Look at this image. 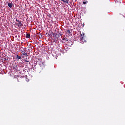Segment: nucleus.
<instances>
[{
    "label": "nucleus",
    "instance_id": "obj_2",
    "mask_svg": "<svg viewBox=\"0 0 125 125\" xmlns=\"http://www.w3.org/2000/svg\"><path fill=\"white\" fill-rule=\"evenodd\" d=\"M21 51V53H22V55H24L25 56H27L28 54H27V53L25 52L24 51V49H21L20 50Z\"/></svg>",
    "mask_w": 125,
    "mask_h": 125
},
{
    "label": "nucleus",
    "instance_id": "obj_1",
    "mask_svg": "<svg viewBox=\"0 0 125 125\" xmlns=\"http://www.w3.org/2000/svg\"><path fill=\"white\" fill-rule=\"evenodd\" d=\"M83 35L82 36L81 39H80V42L81 43L83 44L84 42H86V40L85 38V36H84V33H83Z\"/></svg>",
    "mask_w": 125,
    "mask_h": 125
},
{
    "label": "nucleus",
    "instance_id": "obj_8",
    "mask_svg": "<svg viewBox=\"0 0 125 125\" xmlns=\"http://www.w3.org/2000/svg\"><path fill=\"white\" fill-rule=\"evenodd\" d=\"M16 58L17 59H21V56H19L18 55H17Z\"/></svg>",
    "mask_w": 125,
    "mask_h": 125
},
{
    "label": "nucleus",
    "instance_id": "obj_6",
    "mask_svg": "<svg viewBox=\"0 0 125 125\" xmlns=\"http://www.w3.org/2000/svg\"><path fill=\"white\" fill-rule=\"evenodd\" d=\"M30 37H31V34H29V33H28V34H27L26 35V38L27 39L30 38Z\"/></svg>",
    "mask_w": 125,
    "mask_h": 125
},
{
    "label": "nucleus",
    "instance_id": "obj_13",
    "mask_svg": "<svg viewBox=\"0 0 125 125\" xmlns=\"http://www.w3.org/2000/svg\"><path fill=\"white\" fill-rule=\"evenodd\" d=\"M39 64L40 65H41V64H42V62H39Z\"/></svg>",
    "mask_w": 125,
    "mask_h": 125
},
{
    "label": "nucleus",
    "instance_id": "obj_14",
    "mask_svg": "<svg viewBox=\"0 0 125 125\" xmlns=\"http://www.w3.org/2000/svg\"><path fill=\"white\" fill-rule=\"evenodd\" d=\"M62 40H65V38H62Z\"/></svg>",
    "mask_w": 125,
    "mask_h": 125
},
{
    "label": "nucleus",
    "instance_id": "obj_4",
    "mask_svg": "<svg viewBox=\"0 0 125 125\" xmlns=\"http://www.w3.org/2000/svg\"><path fill=\"white\" fill-rule=\"evenodd\" d=\"M13 70H14L15 72H17V71H19V70H18V67H17V66H13Z\"/></svg>",
    "mask_w": 125,
    "mask_h": 125
},
{
    "label": "nucleus",
    "instance_id": "obj_15",
    "mask_svg": "<svg viewBox=\"0 0 125 125\" xmlns=\"http://www.w3.org/2000/svg\"><path fill=\"white\" fill-rule=\"evenodd\" d=\"M40 36H41V37H42V35H41Z\"/></svg>",
    "mask_w": 125,
    "mask_h": 125
},
{
    "label": "nucleus",
    "instance_id": "obj_5",
    "mask_svg": "<svg viewBox=\"0 0 125 125\" xmlns=\"http://www.w3.org/2000/svg\"><path fill=\"white\" fill-rule=\"evenodd\" d=\"M8 6H9V7L11 8L12 7V6H13V4H12V3H9L8 4Z\"/></svg>",
    "mask_w": 125,
    "mask_h": 125
},
{
    "label": "nucleus",
    "instance_id": "obj_10",
    "mask_svg": "<svg viewBox=\"0 0 125 125\" xmlns=\"http://www.w3.org/2000/svg\"><path fill=\"white\" fill-rule=\"evenodd\" d=\"M87 2H88L87 1H86V2H83V4H87Z\"/></svg>",
    "mask_w": 125,
    "mask_h": 125
},
{
    "label": "nucleus",
    "instance_id": "obj_9",
    "mask_svg": "<svg viewBox=\"0 0 125 125\" xmlns=\"http://www.w3.org/2000/svg\"><path fill=\"white\" fill-rule=\"evenodd\" d=\"M67 33H68V34H71V30H67Z\"/></svg>",
    "mask_w": 125,
    "mask_h": 125
},
{
    "label": "nucleus",
    "instance_id": "obj_7",
    "mask_svg": "<svg viewBox=\"0 0 125 125\" xmlns=\"http://www.w3.org/2000/svg\"><path fill=\"white\" fill-rule=\"evenodd\" d=\"M61 1H63V2L67 3V4L69 3V1L68 0H66L65 1V0H61Z\"/></svg>",
    "mask_w": 125,
    "mask_h": 125
},
{
    "label": "nucleus",
    "instance_id": "obj_3",
    "mask_svg": "<svg viewBox=\"0 0 125 125\" xmlns=\"http://www.w3.org/2000/svg\"><path fill=\"white\" fill-rule=\"evenodd\" d=\"M16 22H18V23H17V25L19 28H20L21 27V21H19V20L16 19Z\"/></svg>",
    "mask_w": 125,
    "mask_h": 125
},
{
    "label": "nucleus",
    "instance_id": "obj_12",
    "mask_svg": "<svg viewBox=\"0 0 125 125\" xmlns=\"http://www.w3.org/2000/svg\"><path fill=\"white\" fill-rule=\"evenodd\" d=\"M24 61H25V62H30L29 61H28V60H27V59H25V60H24Z\"/></svg>",
    "mask_w": 125,
    "mask_h": 125
},
{
    "label": "nucleus",
    "instance_id": "obj_11",
    "mask_svg": "<svg viewBox=\"0 0 125 125\" xmlns=\"http://www.w3.org/2000/svg\"><path fill=\"white\" fill-rule=\"evenodd\" d=\"M64 39L65 41H67V42L69 41V39H68L67 38H64Z\"/></svg>",
    "mask_w": 125,
    "mask_h": 125
}]
</instances>
